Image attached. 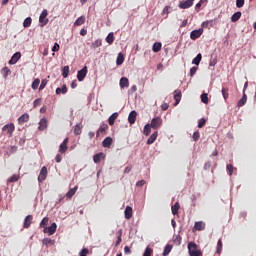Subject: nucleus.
<instances>
[{"label":"nucleus","instance_id":"f257e3e1","mask_svg":"<svg viewBox=\"0 0 256 256\" xmlns=\"http://www.w3.org/2000/svg\"><path fill=\"white\" fill-rule=\"evenodd\" d=\"M188 252L190 256H203L201 250L197 249V245L195 242H190L188 244Z\"/></svg>","mask_w":256,"mask_h":256},{"label":"nucleus","instance_id":"f03ea898","mask_svg":"<svg viewBox=\"0 0 256 256\" xmlns=\"http://www.w3.org/2000/svg\"><path fill=\"white\" fill-rule=\"evenodd\" d=\"M2 131L3 133H6V135L8 137H13V133L15 131V124L10 123V124H6L2 127Z\"/></svg>","mask_w":256,"mask_h":256},{"label":"nucleus","instance_id":"7ed1b4c3","mask_svg":"<svg viewBox=\"0 0 256 256\" xmlns=\"http://www.w3.org/2000/svg\"><path fill=\"white\" fill-rule=\"evenodd\" d=\"M49 15V12L47 10H43L39 17V23H41V27H45L47 23H49V19H47V16Z\"/></svg>","mask_w":256,"mask_h":256},{"label":"nucleus","instance_id":"20e7f679","mask_svg":"<svg viewBox=\"0 0 256 256\" xmlns=\"http://www.w3.org/2000/svg\"><path fill=\"white\" fill-rule=\"evenodd\" d=\"M161 125H163V119H161V117L157 116L152 119L150 127H152V129H159V127H161Z\"/></svg>","mask_w":256,"mask_h":256},{"label":"nucleus","instance_id":"39448f33","mask_svg":"<svg viewBox=\"0 0 256 256\" xmlns=\"http://www.w3.org/2000/svg\"><path fill=\"white\" fill-rule=\"evenodd\" d=\"M201 35H203V28H200L198 30H193L190 33V39H192V41H195V40L199 39V37H201Z\"/></svg>","mask_w":256,"mask_h":256},{"label":"nucleus","instance_id":"423d86ee","mask_svg":"<svg viewBox=\"0 0 256 256\" xmlns=\"http://www.w3.org/2000/svg\"><path fill=\"white\" fill-rule=\"evenodd\" d=\"M57 231V224L52 223L50 227L44 228L43 232L47 233L48 235H55V232Z\"/></svg>","mask_w":256,"mask_h":256},{"label":"nucleus","instance_id":"0eeeda50","mask_svg":"<svg viewBox=\"0 0 256 256\" xmlns=\"http://www.w3.org/2000/svg\"><path fill=\"white\" fill-rule=\"evenodd\" d=\"M47 179V168L43 166L40 170L39 176H38V181L39 183H43Z\"/></svg>","mask_w":256,"mask_h":256},{"label":"nucleus","instance_id":"6e6552de","mask_svg":"<svg viewBox=\"0 0 256 256\" xmlns=\"http://www.w3.org/2000/svg\"><path fill=\"white\" fill-rule=\"evenodd\" d=\"M68 143H69V138H65L59 146V153L61 154L67 153V149H69V147H67Z\"/></svg>","mask_w":256,"mask_h":256},{"label":"nucleus","instance_id":"1a4fd4ad","mask_svg":"<svg viewBox=\"0 0 256 256\" xmlns=\"http://www.w3.org/2000/svg\"><path fill=\"white\" fill-rule=\"evenodd\" d=\"M87 71H88L87 66H85L83 69L78 71V73H77L78 81H83L85 79V77H87Z\"/></svg>","mask_w":256,"mask_h":256},{"label":"nucleus","instance_id":"9d476101","mask_svg":"<svg viewBox=\"0 0 256 256\" xmlns=\"http://www.w3.org/2000/svg\"><path fill=\"white\" fill-rule=\"evenodd\" d=\"M107 129H109V125L101 124L96 132V137H101V135H105V131H107Z\"/></svg>","mask_w":256,"mask_h":256},{"label":"nucleus","instance_id":"9b49d317","mask_svg":"<svg viewBox=\"0 0 256 256\" xmlns=\"http://www.w3.org/2000/svg\"><path fill=\"white\" fill-rule=\"evenodd\" d=\"M178 7L180 9H189V7H193V2L191 0H184L179 3Z\"/></svg>","mask_w":256,"mask_h":256},{"label":"nucleus","instance_id":"f8f14e48","mask_svg":"<svg viewBox=\"0 0 256 256\" xmlns=\"http://www.w3.org/2000/svg\"><path fill=\"white\" fill-rule=\"evenodd\" d=\"M137 121V111L133 110L129 113L128 116V123H130V125H134V123Z\"/></svg>","mask_w":256,"mask_h":256},{"label":"nucleus","instance_id":"ddd939ff","mask_svg":"<svg viewBox=\"0 0 256 256\" xmlns=\"http://www.w3.org/2000/svg\"><path fill=\"white\" fill-rule=\"evenodd\" d=\"M20 59H21V52H16L15 54H13V56L11 57L8 63L9 65H15L17 61H19Z\"/></svg>","mask_w":256,"mask_h":256},{"label":"nucleus","instance_id":"4468645a","mask_svg":"<svg viewBox=\"0 0 256 256\" xmlns=\"http://www.w3.org/2000/svg\"><path fill=\"white\" fill-rule=\"evenodd\" d=\"M31 223H33V215L26 216L23 224L24 229H29V227H31Z\"/></svg>","mask_w":256,"mask_h":256},{"label":"nucleus","instance_id":"2eb2a0df","mask_svg":"<svg viewBox=\"0 0 256 256\" xmlns=\"http://www.w3.org/2000/svg\"><path fill=\"white\" fill-rule=\"evenodd\" d=\"M125 219H131L133 217V208L131 206H127L124 211Z\"/></svg>","mask_w":256,"mask_h":256},{"label":"nucleus","instance_id":"dca6fc26","mask_svg":"<svg viewBox=\"0 0 256 256\" xmlns=\"http://www.w3.org/2000/svg\"><path fill=\"white\" fill-rule=\"evenodd\" d=\"M29 121V114L24 113L18 118V124L23 125V123H27Z\"/></svg>","mask_w":256,"mask_h":256},{"label":"nucleus","instance_id":"f3484780","mask_svg":"<svg viewBox=\"0 0 256 256\" xmlns=\"http://www.w3.org/2000/svg\"><path fill=\"white\" fill-rule=\"evenodd\" d=\"M157 137H158V132L157 131L154 132L153 134H151V136L147 140V145H153V143H155V141H157Z\"/></svg>","mask_w":256,"mask_h":256},{"label":"nucleus","instance_id":"a211bd4d","mask_svg":"<svg viewBox=\"0 0 256 256\" xmlns=\"http://www.w3.org/2000/svg\"><path fill=\"white\" fill-rule=\"evenodd\" d=\"M117 117H119V113L115 112L108 118L109 125L113 126L115 125V121L117 120Z\"/></svg>","mask_w":256,"mask_h":256},{"label":"nucleus","instance_id":"6ab92c4d","mask_svg":"<svg viewBox=\"0 0 256 256\" xmlns=\"http://www.w3.org/2000/svg\"><path fill=\"white\" fill-rule=\"evenodd\" d=\"M38 129L39 131H45V129H47V119L42 118L40 120Z\"/></svg>","mask_w":256,"mask_h":256},{"label":"nucleus","instance_id":"aec40b11","mask_svg":"<svg viewBox=\"0 0 256 256\" xmlns=\"http://www.w3.org/2000/svg\"><path fill=\"white\" fill-rule=\"evenodd\" d=\"M179 209H181V205L179 204V202H176V203L171 207L172 215H178V214H179Z\"/></svg>","mask_w":256,"mask_h":256},{"label":"nucleus","instance_id":"412c9836","mask_svg":"<svg viewBox=\"0 0 256 256\" xmlns=\"http://www.w3.org/2000/svg\"><path fill=\"white\" fill-rule=\"evenodd\" d=\"M116 235H117V240H116V242H115V246H116V247H119V245H121V242L123 241V239H121V237H122V235H123V230L120 229V230L116 233Z\"/></svg>","mask_w":256,"mask_h":256},{"label":"nucleus","instance_id":"4be33fe9","mask_svg":"<svg viewBox=\"0 0 256 256\" xmlns=\"http://www.w3.org/2000/svg\"><path fill=\"white\" fill-rule=\"evenodd\" d=\"M120 87L121 89H125V87H129V79L127 77H122L120 79Z\"/></svg>","mask_w":256,"mask_h":256},{"label":"nucleus","instance_id":"5701e85b","mask_svg":"<svg viewBox=\"0 0 256 256\" xmlns=\"http://www.w3.org/2000/svg\"><path fill=\"white\" fill-rule=\"evenodd\" d=\"M103 147H111L113 145V138L111 137H106L103 142H102Z\"/></svg>","mask_w":256,"mask_h":256},{"label":"nucleus","instance_id":"b1692460","mask_svg":"<svg viewBox=\"0 0 256 256\" xmlns=\"http://www.w3.org/2000/svg\"><path fill=\"white\" fill-rule=\"evenodd\" d=\"M85 21H86L85 16H80V17L74 22V25H75V27H81V25H84Z\"/></svg>","mask_w":256,"mask_h":256},{"label":"nucleus","instance_id":"393cba45","mask_svg":"<svg viewBox=\"0 0 256 256\" xmlns=\"http://www.w3.org/2000/svg\"><path fill=\"white\" fill-rule=\"evenodd\" d=\"M245 103H247V94H245V92H243V96H242V98L238 101L237 107H243V105H245Z\"/></svg>","mask_w":256,"mask_h":256},{"label":"nucleus","instance_id":"a878e982","mask_svg":"<svg viewBox=\"0 0 256 256\" xmlns=\"http://www.w3.org/2000/svg\"><path fill=\"white\" fill-rule=\"evenodd\" d=\"M194 229L196 231H204L205 223H203V222H196L195 225H194Z\"/></svg>","mask_w":256,"mask_h":256},{"label":"nucleus","instance_id":"bb28decb","mask_svg":"<svg viewBox=\"0 0 256 256\" xmlns=\"http://www.w3.org/2000/svg\"><path fill=\"white\" fill-rule=\"evenodd\" d=\"M105 157V155L101 152L93 156L94 163H101V160Z\"/></svg>","mask_w":256,"mask_h":256},{"label":"nucleus","instance_id":"cd10ccee","mask_svg":"<svg viewBox=\"0 0 256 256\" xmlns=\"http://www.w3.org/2000/svg\"><path fill=\"white\" fill-rule=\"evenodd\" d=\"M174 99H175V104L174 105H179V103L181 102V91L177 90L174 92Z\"/></svg>","mask_w":256,"mask_h":256},{"label":"nucleus","instance_id":"c85d7f7f","mask_svg":"<svg viewBox=\"0 0 256 256\" xmlns=\"http://www.w3.org/2000/svg\"><path fill=\"white\" fill-rule=\"evenodd\" d=\"M161 47H162V44L160 42H156L152 46V51L154 53H159V51H161Z\"/></svg>","mask_w":256,"mask_h":256},{"label":"nucleus","instance_id":"c756f323","mask_svg":"<svg viewBox=\"0 0 256 256\" xmlns=\"http://www.w3.org/2000/svg\"><path fill=\"white\" fill-rule=\"evenodd\" d=\"M65 95L67 93V85H63L62 88H57L56 89V95Z\"/></svg>","mask_w":256,"mask_h":256},{"label":"nucleus","instance_id":"7c9ffc66","mask_svg":"<svg viewBox=\"0 0 256 256\" xmlns=\"http://www.w3.org/2000/svg\"><path fill=\"white\" fill-rule=\"evenodd\" d=\"M222 251H223V241L219 239L217 243L216 253L218 255H221Z\"/></svg>","mask_w":256,"mask_h":256},{"label":"nucleus","instance_id":"2f4dec72","mask_svg":"<svg viewBox=\"0 0 256 256\" xmlns=\"http://www.w3.org/2000/svg\"><path fill=\"white\" fill-rule=\"evenodd\" d=\"M241 19V12H236L231 16L232 23H236V21H239Z\"/></svg>","mask_w":256,"mask_h":256},{"label":"nucleus","instance_id":"473e14b6","mask_svg":"<svg viewBox=\"0 0 256 256\" xmlns=\"http://www.w3.org/2000/svg\"><path fill=\"white\" fill-rule=\"evenodd\" d=\"M113 41H115V36L113 35V32H111L106 37V43H108L109 45H113Z\"/></svg>","mask_w":256,"mask_h":256},{"label":"nucleus","instance_id":"72a5a7b5","mask_svg":"<svg viewBox=\"0 0 256 256\" xmlns=\"http://www.w3.org/2000/svg\"><path fill=\"white\" fill-rule=\"evenodd\" d=\"M75 193H77V186L74 188H71L67 193H66V197L68 199H71V197H73V195H75Z\"/></svg>","mask_w":256,"mask_h":256},{"label":"nucleus","instance_id":"f704fd0d","mask_svg":"<svg viewBox=\"0 0 256 256\" xmlns=\"http://www.w3.org/2000/svg\"><path fill=\"white\" fill-rule=\"evenodd\" d=\"M41 83V80H39V78H36L33 82H32V89L34 91H37V89H39V84Z\"/></svg>","mask_w":256,"mask_h":256},{"label":"nucleus","instance_id":"c9c22d12","mask_svg":"<svg viewBox=\"0 0 256 256\" xmlns=\"http://www.w3.org/2000/svg\"><path fill=\"white\" fill-rule=\"evenodd\" d=\"M47 225H49V218L48 217H44L41 222H40V227L42 229H45L47 227Z\"/></svg>","mask_w":256,"mask_h":256},{"label":"nucleus","instance_id":"e433bc0d","mask_svg":"<svg viewBox=\"0 0 256 256\" xmlns=\"http://www.w3.org/2000/svg\"><path fill=\"white\" fill-rule=\"evenodd\" d=\"M171 249H173V246L171 244H167L163 251V256H167L171 253Z\"/></svg>","mask_w":256,"mask_h":256},{"label":"nucleus","instance_id":"4c0bfd02","mask_svg":"<svg viewBox=\"0 0 256 256\" xmlns=\"http://www.w3.org/2000/svg\"><path fill=\"white\" fill-rule=\"evenodd\" d=\"M102 45L103 42L101 41V39H98L91 44V49H97V47H101Z\"/></svg>","mask_w":256,"mask_h":256},{"label":"nucleus","instance_id":"58836bf2","mask_svg":"<svg viewBox=\"0 0 256 256\" xmlns=\"http://www.w3.org/2000/svg\"><path fill=\"white\" fill-rule=\"evenodd\" d=\"M123 61H125V56L122 53H119L117 56L116 64L123 65Z\"/></svg>","mask_w":256,"mask_h":256},{"label":"nucleus","instance_id":"ea45409f","mask_svg":"<svg viewBox=\"0 0 256 256\" xmlns=\"http://www.w3.org/2000/svg\"><path fill=\"white\" fill-rule=\"evenodd\" d=\"M201 59H203V56L201 55V53H199V54L192 60L193 65H199V63H201Z\"/></svg>","mask_w":256,"mask_h":256},{"label":"nucleus","instance_id":"a19ab883","mask_svg":"<svg viewBox=\"0 0 256 256\" xmlns=\"http://www.w3.org/2000/svg\"><path fill=\"white\" fill-rule=\"evenodd\" d=\"M202 27L204 29H211V27H213V20L203 22Z\"/></svg>","mask_w":256,"mask_h":256},{"label":"nucleus","instance_id":"79ce46f5","mask_svg":"<svg viewBox=\"0 0 256 256\" xmlns=\"http://www.w3.org/2000/svg\"><path fill=\"white\" fill-rule=\"evenodd\" d=\"M223 99L227 101L229 99V88H222Z\"/></svg>","mask_w":256,"mask_h":256},{"label":"nucleus","instance_id":"37998d69","mask_svg":"<svg viewBox=\"0 0 256 256\" xmlns=\"http://www.w3.org/2000/svg\"><path fill=\"white\" fill-rule=\"evenodd\" d=\"M83 126L81 124H77L74 128V134L75 135H81Z\"/></svg>","mask_w":256,"mask_h":256},{"label":"nucleus","instance_id":"c03bdc74","mask_svg":"<svg viewBox=\"0 0 256 256\" xmlns=\"http://www.w3.org/2000/svg\"><path fill=\"white\" fill-rule=\"evenodd\" d=\"M151 129H152L151 125L146 124L144 126L143 135H146V136L149 135L151 133Z\"/></svg>","mask_w":256,"mask_h":256},{"label":"nucleus","instance_id":"a18cd8bd","mask_svg":"<svg viewBox=\"0 0 256 256\" xmlns=\"http://www.w3.org/2000/svg\"><path fill=\"white\" fill-rule=\"evenodd\" d=\"M19 181V175L14 174L12 177L8 178L7 182L8 183H17Z\"/></svg>","mask_w":256,"mask_h":256},{"label":"nucleus","instance_id":"49530a36","mask_svg":"<svg viewBox=\"0 0 256 256\" xmlns=\"http://www.w3.org/2000/svg\"><path fill=\"white\" fill-rule=\"evenodd\" d=\"M181 241H182L181 235L173 236V242L175 243V245H181Z\"/></svg>","mask_w":256,"mask_h":256},{"label":"nucleus","instance_id":"de8ad7c7","mask_svg":"<svg viewBox=\"0 0 256 256\" xmlns=\"http://www.w3.org/2000/svg\"><path fill=\"white\" fill-rule=\"evenodd\" d=\"M62 76L64 77V79H67V77H69V66H64Z\"/></svg>","mask_w":256,"mask_h":256},{"label":"nucleus","instance_id":"09e8293b","mask_svg":"<svg viewBox=\"0 0 256 256\" xmlns=\"http://www.w3.org/2000/svg\"><path fill=\"white\" fill-rule=\"evenodd\" d=\"M153 255V248L147 247L143 253V256H151Z\"/></svg>","mask_w":256,"mask_h":256},{"label":"nucleus","instance_id":"8fccbe9b","mask_svg":"<svg viewBox=\"0 0 256 256\" xmlns=\"http://www.w3.org/2000/svg\"><path fill=\"white\" fill-rule=\"evenodd\" d=\"M32 19L31 17H28L23 22V27H31Z\"/></svg>","mask_w":256,"mask_h":256},{"label":"nucleus","instance_id":"3c124183","mask_svg":"<svg viewBox=\"0 0 256 256\" xmlns=\"http://www.w3.org/2000/svg\"><path fill=\"white\" fill-rule=\"evenodd\" d=\"M207 123V120H205V118H202L198 121V128L199 129H203V127H205V124Z\"/></svg>","mask_w":256,"mask_h":256},{"label":"nucleus","instance_id":"603ef678","mask_svg":"<svg viewBox=\"0 0 256 256\" xmlns=\"http://www.w3.org/2000/svg\"><path fill=\"white\" fill-rule=\"evenodd\" d=\"M201 101H202V103H205V105H207V103H209V97L206 93L201 95Z\"/></svg>","mask_w":256,"mask_h":256},{"label":"nucleus","instance_id":"864d4df0","mask_svg":"<svg viewBox=\"0 0 256 256\" xmlns=\"http://www.w3.org/2000/svg\"><path fill=\"white\" fill-rule=\"evenodd\" d=\"M200 137H201V134L199 133V130H197L193 133L192 139L193 141H199Z\"/></svg>","mask_w":256,"mask_h":256},{"label":"nucleus","instance_id":"5fc2aeb1","mask_svg":"<svg viewBox=\"0 0 256 256\" xmlns=\"http://www.w3.org/2000/svg\"><path fill=\"white\" fill-rule=\"evenodd\" d=\"M226 169H227V172H228V175H233V170L235 169L234 167H233V164H228L227 166H226Z\"/></svg>","mask_w":256,"mask_h":256},{"label":"nucleus","instance_id":"6e6d98bb","mask_svg":"<svg viewBox=\"0 0 256 256\" xmlns=\"http://www.w3.org/2000/svg\"><path fill=\"white\" fill-rule=\"evenodd\" d=\"M47 87V79H43L41 81L40 87H39V91H43V89Z\"/></svg>","mask_w":256,"mask_h":256},{"label":"nucleus","instance_id":"4d7b16f0","mask_svg":"<svg viewBox=\"0 0 256 256\" xmlns=\"http://www.w3.org/2000/svg\"><path fill=\"white\" fill-rule=\"evenodd\" d=\"M89 255V249L87 248H83L80 252H79V256H87Z\"/></svg>","mask_w":256,"mask_h":256},{"label":"nucleus","instance_id":"13d9d810","mask_svg":"<svg viewBox=\"0 0 256 256\" xmlns=\"http://www.w3.org/2000/svg\"><path fill=\"white\" fill-rule=\"evenodd\" d=\"M243 5H245V0H236V7H238V9H241Z\"/></svg>","mask_w":256,"mask_h":256},{"label":"nucleus","instance_id":"bf43d9fd","mask_svg":"<svg viewBox=\"0 0 256 256\" xmlns=\"http://www.w3.org/2000/svg\"><path fill=\"white\" fill-rule=\"evenodd\" d=\"M3 73H4V77H7V75H9V73H11V70L8 67H4L2 69Z\"/></svg>","mask_w":256,"mask_h":256},{"label":"nucleus","instance_id":"052dcab7","mask_svg":"<svg viewBox=\"0 0 256 256\" xmlns=\"http://www.w3.org/2000/svg\"><path fill=\"white\" fill-rule=\"evenodd\" d=\"M59 49H60L59 43H55L54 46L52 47L53 53H56V51H59Z\"/></svg>","mask_w":256,"mask_h":256},{"label":"nucleus","instance_id":"680f3d73","mask_svg":"<svg viewBox=\"0 0 256 256\" xmlns=\"http://www.w3.org/2000/svg\"><path fill=\"white\" fill-rule=\"evenodd\" d=\"M55 161H56V163H61V161H63V157L61 156V154L56 155Z\"/></svg>","mask_w":256,"mask_h":256},{"label":"nucleus","instance_id":"e2e57ef3","mask_svg":"<svg viewBox=\"0 0 256 256\" xmlns=\"http://www.w3.org/2000/svg\"><path fill=\"white\" fill-rule=\"evenodd\" d=\"M195 73H197V67H192L190 69V76L193 77L195 75Z\"/></svg>","mask_w":256,"mask_h":256},{"label":"nucleus","instance_id":"0e129e2a","mask_svg":"<svg viewBox=\"0 0 256 256\" xmlns=\"http://www.w3.org/2000/svg\"><path fill=\"white\" fill-rule=\"evenodd\" d=\"M145 183H147L145 180H140L136 183V187H143V185H145Z\"/></svg>","mask_w":256,"mask_h":256},{"label":"nucleus","instance_id":"69168bd1","mask_svg":"<svg viewBox=\"0 0 256 256\" xmlns=\"http://www.w3.org/2000/svg\"><path fill=\"white\" fill-rule=\"evenodd\" d=\"M33 105H34V107H39V105H41V99L38 98V99L34 100Z\"/></svg>","mask_w":256,"mask_h":256},{"label":"nucleus","instance_id":"338daca9","mask_svg":"<svg viewBox=\"0 0 256 256\" xmlns=\"http://www.w3.org/2000/svg\"><path fill=\"white\" fill-rule=\"evenodd\" d=\"M167 109H169V104L163 103V104L161 105V110H162V111H167Z\"/></svg>","mask_w":256,"mask_h":256},{"label":"nucleus","instance_id":"774afa93","mask_svg":"<svg viewBox=\"0 0 256 256\" xmlns=\"http://www.w3.org/2000/svg\"><path fill=\"white\" fill-rule=\"evenodd\" d=\"M124 252L126 253V255L131 254V248H129V246H125L124 247Z\"/></svg>","mask_w":256,"mask_h":256}]
</instances>
